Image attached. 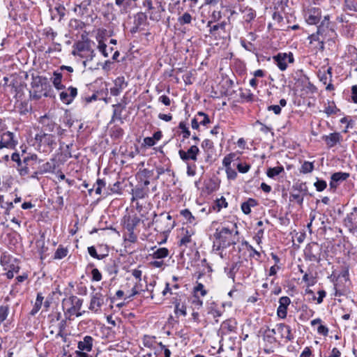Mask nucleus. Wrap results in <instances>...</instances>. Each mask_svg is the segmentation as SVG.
Segmentation results:
<instances>
[{
  "mask_svg": "<svg viewBox=\"0 0 357 357\" xmlns=\"http://www.w3.org/2000/svg\"><path fill=\"white\" fill-rule=\"evenodd\" d=\"M31 86L33 89L31 91V96L33 99L38 100L43 96H50L52 88L46 77L43 76L33 77Z\"/></svg>",
  "mask_w": 357,
  "mask_h": 357,
  "instance_id": "f257e3e1",
  "label": "nucleus"
},
{
  "mask_svg": "<svg viewBox=\"0 0 357 357\" xmlns=\"http://www.w3.org/2000/svg\"><path fill=\"white\" fill-rule=\"evenodd\" d=\"M83 304V300L76 296H70V297L63 300L62 305L64 309V314L66 318L71 319V316L75 315L79 317L82 315L80 312Z\"/></svg>",
  "mask_w": 357,
  "mask_h": 357,
  "instance_id": "f03ea898",
  "label": "nucleus"
},
{
  "mask_svg": "<svg viewBox=\"0 0 357 357\" xmlns=\"http://www.w3.org/2000/svg\"><path fill=\"white\" fill-rule=\"evenodd\" d=\"M330 16L326 15L324 17L323 20L320 25L317 27V31L315 33H312L308 37L310 43L314 46V48L323 51L324 49V38L322 33L324 31V28L328 27L329 25Z\"/></svg>",
  "mask_w": 357,
  "mask_h": 357,
  "instance_id": "7ed1b4c3",
  "label": "nucleus"
},
{
  "mask_svg": "<svg viewBox=\"0 0 357 357\" xmlns=\"http://www.w3.org/2000/svg\"><path fill=\"white\" fill-rule=\"evenodd\" d=\"M236 229L237 227L236 224H233L231 228L228 226L218 228L214 233V238L217 241L220 242L222 245L229 247L235 243L232 240V234L234 229Z\"/></svg>",
  "mask_w": 357,
  "mask_h": 357,
  "instance_id": "20e7f679",
  "label": "nucleus"
},
{
  "mask_svg": "<svg viewBox=\"0 0 357 357\" xmlns=\"http://www.w3.org/2000/svg\"><path fill=\"white\" fill-rule=\"evenodd\" d=\"M35 140L38 143L39 149L43 148V152L52 151L56 145L55 135L43 131L36 135Z\"/></svg>",
  "mask_w": 357,
  "mask_h": 357,
  "instance_id": "39448f33",
  "label": "nucleus"
},
{
  "mask_svg": "<svg viewBox=\"0 0 357 357\" xmlns=\"http://www.w3.org/2000/svg\"><path fill=\"white\" fill-rule=\"evenodd\" d=\"M73 54H77L80 57L86 58L87 61H91L95 56L94 50L91 48V40L79 41L75 44V50Z\"/></svg>",
  "mask_w": 357,
  "mask_h": 357,
  "instance_id": "423d86ee",
  "label": "nucleus"
},
{
  "mask_svg": "<svg viewBox=\"0 0 357 357\" xmlns=\"http://www.w3.org/2000/svg\"><path fill=\"white\" fill-rule=\"evenodd\" d=\"M154 222L155 225V229L162 234L170 232L175 226L172 217L169 214L165 216L163 213H161Z\"/></svg>",
  "mask_w": 357,
  "mask_h": 357,
  "instance_id": "0eeeda50",
  "label": "nucleus"
},
{
  "mask_svg": "<svg viewBox=\"0 0 357 357\" xmlns=\"http://www.w3.org/2000/svg\"><path fill=\"white\" fill-rule=\"evenodd\" d=\"M143 6L146 8V15L151 21L158 22L162 17V13L165 11L161 3H158L157 6H153L152 0H145L143 2Z\"/></svg>",
  "mask_w": 357,
  "mask_h": 357,
  "instance_id": "6e6552de",
  "label": "nucleus"
},
{
  "mask_svg": "<svg viewBox=\"0 0 357 357\" xmlns=\"http://www.w3.org/2000/svg\"><path fill=\"white\" fill-rule=\"evenodd\" d=\"M273 59L278 68L284 71L288 66V63H292L294 61L292 53H278L273 56Z\"/></svg>",
  "mask_w": 357,
  "mask_h": 357,
  "instance_id": "1a4fd4ad",
  "label": "nucleus"
},
{
  "mask_svg": "<svg viewBox=\"0 0 357 357\" xmlns=\"http://www.w3.org/2000/svg\"><path fill=\"white\" fill-rule=\"evenodd\" d=\"M305 22L310 25L317 24L319 22L321 23L323 19L321 18V10L317 7H310L305 11Z\"/></svg>",
  "mask_w": 357,
  "mask_h": 357,
  "instance_id": "9d476101",
  "label": "nucleus"
},
{
  "mask_svg": "<svg viewBox=\"0 0 357 357\" xmlns=\"http://www.w3.org/2000/svg\"><path fill=\"white\" fill-rule=\"evenodd\" d=\"M273 329L275 331V334L277 337H278V340H285V342H289L294 339L291 329L288 325L284 324H278Z\"/></svg>",
  "mask_w": 357,
  "mask_h": 357,
  "instance_id": "9b49d317",
  "label": "nucleus"
},
{
  "mask_svg": "<svg viewBox=\"0 0 357 357\" xmlns=\"http://www.w3.org/2000/svg\"><path fill=\"white\" fill-rule=\"evenodd\" d=\"M104 304V296L100 291L93 292L91 294V300L89 309L95 313L100 312L101 307Z\"/></svg>",
  "mask_w": 357,
  "mask_h": 357,
  "instance_id": "f8f14e48",
  "label": "nucleus"
},
{
  "mask_svg": "<svg viewBox=\"0 0 357 357\" xmlns=\"http://www.w3.org/2000/svg\"><path fill=\"white\" fill-rule=\"evenodd\" d=\"M17 145V141L15 139V135L13 132L7 131L1 135L0 149L3 148L14 149Z\"/></svg>",
  "mask_w": 357,
  "mask_h": 357,
  "instance_id": "ddd939ff",
  "label": "nucleus"
},
{
  "mask_svg": "<svg viewBox=\"0 0 357 357\" xmlns=\"http://www.w3.org/2000/svg\"><path fill=\"white\" fill-rule=\"evenodd\" d=\"M199 153V149L196 145L191 146L188 151L182 149L178 151V155L183 161L187 162L188 160L197 161V155Z\"/></svg>",
  "mask_w": 357,
  "mask_h": 357,
  "instance_id": "4468645a",
  "label": "nucleus"
},
{
  "mask_svg": "<svg viewBox=\"0 0 357 357\" xmlns=\"http://www.w3.org/2000/svg\"><path fill=\"white\" fill-rule=\"evenodd\" d=\"M77 95V89L75 87L70 86L61 91L59 94L60 100L65 104H70Z\"/></svg>",
  "mask_w": 357,
  "mask_h": 357,
  "instance_id": "2eb2a0df",
  "label": "nucleus"
},
{
  "mask_svg": "<svg viewBox=\"0 0 357 357\" xmlns=\"http://www.w3.org/2000/svg\"><path fill=\"white\" fill-rule=\"evenodd\" d=\"M140 221V218L136 215L125 216L123 218V227L128 231H135Z\"/></svg>",
  "mask_w": 357,
  "mask_h": 357,
  "instance_id": "dca6fc26",
  "label": "nucleus"
},
{
  "mask_svg": "<svg viewBox=\"0 0 357 357\" xmlns=\"http://www.w3.org/2000/svg\"><path fill=\"white\" fill-rule=\"evenodd\" d=\"M127 85L124 77H118L114 80V86L110 89L111 95L113 96H119Z\"/></svg>",
  "mask_w": 357,
  "mask_h": 357,
  "instance_id": "f3484780",
  "label": "nucleus"
},
{
  "mask_svg": "<svg viewBox=\"0 0 357 357\" xmlns=\"http://www.w3.org/2000/svg\"><path fill=\"white\" fill-rule=\"evenodd\" d=\"M40 123L43 125V132H52L56 129V132L58 135L61 133V128L56 123L50 121L46 116L41 117Z\"/></svg>",
  "mask_w": 357,
  "mask_h": 357,
  "instance_id": "a211bd4d",
  "label": "nucleus"
},
{
  "mask_svg": "<svg viewBox=\"0 0 357 357\" xmlns=\"http://www.w3.org/2000/svg\"><path fill=\"white\" fill-rule=\"evenodd\" d=\"M264 341L270 346H275L280 341L275 334V331L272 328H266L263 333Z\"/></svg>",
  "mask_w": 357,
  "mask_h": 357,
  "instance_id": "6ab92c4d",
  "label": "nucleus"
},
{
  "mask_svg": "<svg viewBox=\"0 0 357 357\" xmlns=\"http://www.w3.org/2000/svg\"><path fill=\"white\" fill-rule=\"evenodd\" d=\"M322 139L328 148H332L340 142L342 136L339 132H333L330 133L328 135H324Z\"/></svg>",
  "mask_w": 357,
  "mask_h": 357,
  "instance_id": "aec40b11",
  "label": "nucleus"
},
{
  "mask_svg": "<svg viewBox=\"0 0 357 357\" xmlns=\"http://www.w3.org/2000/svg\"><path fill=\"white\" fill-rule=\"evenodd\" d=\"M93 344V338L90 335H86L84 337L82 341L78 342L77 348L80 351H84L89 352L91 351Z\"/></svg>",
  "mask_w": 357,
  "mask_h": 357,
  "instance_id": "412c9836",
  "label": "nucleus"
},
{
  "mask_svg": "<svg viewBox=\"0 0 357 357\" xmlns=\"http://www.w3.org/2000/svg\"><path fill=\"white\" fill-rule=\"evenodd\" d=\"M349 176V173L346 172H336L332 174L331 180L330 182V187L331 188H335L337 185V183L347 180Z\"/></svg>",
  "mask_w": 357,
  "mask_h": 357,
  "instance_id": "4be33fe9",
  "label": "nucleus"
},
{
  "mask_svg": "<svg viewBox=\"0 0 357 357\" xmlns=\"http://www.w3.org/2000/svg\"><path fill=\"white\" fill-rule=\"evenodd\" d=\"M258 202L253 198H249L246 202L241 204V208L243 213L245 215H248L251 213V208L257 206Z\"/></svg>",
  "mask_w": 357,
  "mask_h": 357,
  "instance_id": "5701e85b",
  "label": "nucleus"
},
{
  "mask_svg": "<svg viewBox=\"0 0 357 357\" xmlns=\"http://www.w3.org/2000/svg\"><path fill=\"white\" fill-rule=\"evenodd\" d=\"M62 78H63V75L61 73L58 72V71H54L53 73V76L51 78V79H52L54 86L57 90L63 89L65 88L64 85L61 83Z\"/></svg>",
  "mask_w": 357,
  "mask_h": 357,
  "instance_id": "b1692460",
  "label": "nucleus"
},
{
  "mask_svg": "<svg viewBox=\"0 0 357 357\" xmlns=\"http://www.w3.org/2000/svg\"><path fill=\"white\" fill-rule=\"evenodd\" d=\"M183 236L181 238L179 242L180 246L187 247L188 243L191 242V236L194 234L193 231L187 229H183Z\"/></svg>",
  "mask_w": 357,
  "mask_h": 357,
  "instance_id": "393cba45",
  "label": "nucleus"
},
{
  "mask_svg": "<svg viewBox=\"0 0 357 357\" xmlns=\"http://www.w3.org/2000/svg\"><path fill=\"white\" fill-rule=\"evenodd\" d=\"M42 160L38 159L37 155L32 154L30 156L24 157L23 159V163L26 165H30L33 169H35L34 165L40 164Z\"/></svg>",
  "mask_w": 357,
  "mask_h": 357,
  "instance_id": "a878e982",
  "label": "nucleus"
},
{
  "mask_svg": "<svg viewBox=\"0 0 357 357\" xmlns=\"http://www.w3.org/2000/svg\"><path fill=\"white\" fill-rule=\"evenodd\" d=\"M169 250L166 248H160L153 251L151 256L153 259H162L169 255Z\"/></svg>",
  "mask_w": 357,
  "mask_h": 357,
  "instance_id": "bb28decb",
  "label": "nucleus"
},
{
  "mask_svg": "<svg viewBox=\"0 0 357 357\" xmlns=\"http://www.w3.org/2000/svg\"><path fill=\"white\" fill-rule=\"evenodd\" d=\"M132 201L135 199H144L147 195V192L143 188H135L132 190Z\"/></svg>",
  "mask_w": 357,
  "mask_h": 357,
  "instance_id": "cd10ccee",
  "label": "nucleus"
},
{
  "mask_svg": "<svg viewBox=\"0 0 357 357\" xmlns=\"http://www.w3.org/2000/svg\"><path fill=\"white\" fill-rule=\"evenodd\" d=\"M324 112L328 115L336 114L340 110L336 107L334 102H328L327 105L324 106Z\"/></svg>",
  "mask_w": 357,
  "mask_h": 357,
  "instance_id": "c85d7f7f",
  "label": "nucleus"
},
{
  "mask_svg": "<svg viewBox=\"0 0 357 357\" xmlns=\"http://www.w3.org/2000/svg\"><path fill=\"white\" fill-rule=\"evenodd\" d=\"M43 300H44V297H43L42 293H38L35 304H34L33 307L31 312V314L32 315L36 314L40 310V309L41 308Z\"/></svg>",
  "mask_w": 357,
  "mask_h": 357,
  "instance_id": "c756f323",
  "label": "nucleus"
},
{
  "mask_svg": "<svg viewBox=\"0 0 357 357\" xmlns=\"http://www.w3.org/2000/svg\"><path fill=\"white\" fill-rule=\"evenodd\" d=\"M241 12L243 14V19L248 22H250L256 17L255 11L251 8L246 7Z\"/></svg>",
  "mask_w": 357,
  "mask_h": 357,
  "instance_id": "7c9ffc66",
  "label": "nucleus"
},
{
  "mask_svg": "<svg viewBox=\"0 0 357 357\" xmlns=\"http://www.w3.org/2000/svg\"><path fill=\"white\" fill-rule=\"evenodd\" d=\"M222 328L227 332H233L236 328V322L234 319H227L222 322Z\"/></svg>",
  "mask_w": 357,
  "mask_h": 357,
  "instance_id": "2f4dec72",
  "label": "nucleus"
},
{
  "mask_svg": "<svg viewBox=\"0 0 357 357\" xmlns=\"http://www.w3.org/2000/svg\"><path fill=\"white\" fill-rule=\"evenodd\" d=\"M148 15L146 13L139 12L135 16V24L137 27L145 24L146 22Z\"/></svg>",
  "mask_w": 357,
  "mask_h": 357,
  "instance_id": "473e14b6",
  "label": "nucleus"
},
{
  "mask_svg": "<svg viewBox=\"0 0 357 357\" xmlns=\"http://www.w3.org/2000/svg\"><path fill=\"white\" fill-rule=\"evenodd\" d=\"M181 215L187 220V222L191 225H197L195 217L188 209H183L181 211Z\"/></svg>",
  "mask_w": 357,
  "mask_h": 357,
  "instance_id": "72a5a7b5",
  "label": "nucleus"
},
{
  "mask_svg": "<svg viewBox=\"0 0 357 357\" xmlns=\"http://www.w3.org/2000/svg\"><path fill=\"white\" fill-rule=\"evenodd\" d=\"M12 261H15V259L8 254L3 253L0 258V264L3 267V269L7 267Z\"/></svg>",
  "mask_w": 357,
  "mask_h": 357,
  "instance_id": "f704fd0d",
  "label": "nucleus"
},
{
  "mask_svg": "<svg viewBox=\"0 0 357 357\" xmlns=\"http://www.w3.org/2000/svg\"><path fill=\"white\" fill-rule=\"evenodd\" d=\"M282 172H284V167L282 166H278L268 169L266 174L269 178H274Z\"/></svg>",
  "mask_w": 357,
  "mask_h": 357,
  "instance_id": "c9c22d12",
  "label": "nucleus"
},
{
  "mask_svg": "<svg viewBox=\"0 0 357 357\" xmlns=\"http://www.w3.org/2000/svg\"><path fill=\"white\" fill-rule=\"evenodd\" d=\"M192 20V15L189 13L185 12L178 18V22L180 25L189 24L191 23Z\"/></svg>",
  "mask_w": 357,
  "mask_h": 357,
  "instance_id": "e433bc0d",
  "label": "nucleus"
},
{
  "mask_svg": "<svg viewBox=\"0 0 357 357\" xmlns=\"http://www.w3.org/2000/svg\"><path fill=\"white\" fill-rule=\"evenodd\" d=\"M98 49L105 57L109 56V54L113 51L112 47H111L109 50H107V45L105 44L101 40H98Z\"/></svg>",
  "mask_w": 357,
  "mask_h": 357,
  "instance_id": "4c0bfd02",
  "label": "nucleus"
},
{
  "mask_svg": "<svg viewBox=\"0 0 357 357\" xmlns=\"http://www.w3.org/2000/svg\"><path fill=\"white\" fill-rule=\"evenodd\" d=\"M314 164L312 162H304L300 169V172L303 174H308L313 171Z\"/></svg>",
  "mask_w": 357,
  "mask_h": 357,
  "instance_id": "58836bf2",
  "label": "nucleus"
},
{
  "mask_svg": "<svg viewBox=\"0 0 357 357\" xmlns=\"http://www.w3.org/2000/svg\"><path fill=\"white\" fill-rule=\"evenodd\" d=\"M193 294L205 296L207 294V291L205 289L203 284L197 283L193 289Z\"/></svg>",
  "mask_w": 357,
  "mask_h": 357,
  "instance_id": "ea45409f",
  "label": "nucleus"
},
{
  "mask_svg": "<svg viewBox=\"0 0 357 357\" xmlns=\"http://www.w3.org/2000/svg\"><path fill=\"white\" fill-rule=\"evenodd\" d=\"M178 128L181 130V133L182 134L183 139H187L190 137V131L184 121H181L179 123Z\"/></svg>",
  "mask_w": 357,
  "mask_h": 357,
  "instance_id": "a19ab883",
  "label": "nucleus"
},
{
  "mask_svg": "<svg viewBox=\"0 0 357 357\" xmlns=\"http://www.w3.org/2000/svg\"><path fill=\"white\" fill-rule=\"evenodd\" d=\"M68 254V249L63 247L59 246L54 253V259H61L64 258Z\"/></svg>",
  "mask_w": 357,
  "mask_h": 357,
  "instance_id": "79ce46f5",
  "label": "nucleus"
},
{
  "mask_svg": "<svg viewBox=\"0 0 357 357\" xmlns=\"http://www.w3.org/2000/svg\"><path fill=\"white\" fill-rule=\"evenodd\" d=\"M190 303L195 308L199 310L203 305V301L200 299L199 295H194L190 298Z\"/></svg>",
  "mask_w": 357,
  "mask_h": 357,
  "instance_id": "37998d69",
  "label": "nucleus"
},
{
  "mask_svg": "<svg viewBox=\"0 0 357 357\" xmlns=\"http://www.w3.org/2000/svg\"><path fill=\"white\" fill-rule=\"evenodd\" d=\"M197 116L199 118L200 125L206 126L210 123L208 116L202 112H199Z\"/></svg>",
  "mask_w": 357,
  "mask_h": 357,
  "instance_id": "c03bdc74",
  "label": "nucleus"
},
{
  "mask_svg": "<svg viewBox=\"0 0 357 357\" xmlns=\"http://www.w3.org/2000/svg\"><path fill=\"white\" fill-rule=\"evenodd\" d=\"M136 1L137 0H116L115 3L123 10H126L130 6L132 1Z\"/></svg>",
  "mask_w": 357,
  "mask_h": 357,
  "instance_id": "a18cd8bd",
  "label": "nucleus"
},
{
  "mask_svg": "<svg viewBox=\"0 0 357 357\" xmlns=\"http://www.w3.org/2000/svg\"><path fill=\"white\" fill-rule=\"evenodd\" d=\"M344 6L349 10L357 12V0H344Z\"/></svg>",
  "mask_w": 357,
  "mask_h": 357,
  "instance_id": "49530a36",
  "label": "nucleus"
},
{
  "mask_svg": "<svg viewBox=\"0 0 357 357\" xmlns=\"http://www.w3.org/2000/svg\"><path fill=\"white\" fill-rule=\"evenodd\" d=\"M8 312L9 307L8 305H2L0 307V324L6 319Z\"/></svg>",
  "mask_w": 357,
  "mask_h": 357,
  "instance_id": "de8ad7c7",
  "label": "nucleus"
},
{
  "mask_svg": "<svg viewBox=\"0 0 357 357\" xmlns=\"http://www.w3.org/2000/svg\"><path fill=\"white\" fill-rule=\"evenodd\" d=\"M234 153H229L227 155H226L222 160V165L225 168L231 167V163L234 160V158H235Z\"/></svg>",
  "mask_w": 357,
  "mask_h": 357,
  "instance_id": "09e8293b",
  "label": "nucleus"
},
{
  "mask_svg": "<svg viewBox=\"0 0 357 357\" xmlns=\"http://www.w3.org/2000/svg\"><path fill=\"white\" fill-rule=\"evenodd\" d=\"M353 216H354V213H351L349 214H347V217L344 220V225L349 229L354 227V223L353 222Z\"/></svg>",
  "mask_w": 357,
  "mask_h": 357,
  "instance_id": "8fccbe9b",
  "label": "nucleus"
},
{
  "mask_svg": "<svg viewBox=\"0 0 357 357\" xmlns=\"http://www.w3.org/2000/svg\"><path fill=\"white\" fill-rule=\"evenodd\" d=\"M144 291L142 289V284H140V282H139L137 280V282L135 283V284L134 285V287L132 288L131 289V294L129 296V298L130 297H133L137 294H139L140 291Z\"/></svg>",
  "mask_w": 357,
  "mask_h": 357,
  "instance_id": "3c124183",
  "label": "nucleus"
},
{
  "mask_svg": "<svg viewBox=\"0 0 357 357\" xmlns=\"http://www.w3.org/2000/svg\"><path fill=\"white\" fill-rule=\"evenodd\" d=\"M175 313L185 316L187 314L185 305L183 304L176 303L175 305Z\"/></svg>",
  "mask_w": 357,
  "mask_h": 357,
  "instance_id": "603ef678",
  "label": "nucleus"
},
{
  "mask_svg": "<svg viewBox=\"0 0 357 357\" xmlns=\"http://www.w3.org/2000/svg\"><path fill=\"white\" fill-rule=\"evenodd\" d=\"M287 307L286 306L279 305L277 310V314L280 319H285L287 314Z\"/></svg>",
  "mask_w": 357,
  "mask_h": 357,
  "instance_id": "864d4df0",
  "label": "nucleus"
},
{
  "mask_svg": "<svg viewBox=\"0 0 357 357\" xmlns=\"http://www.w3.org/2000/svg\"><path fill=\"white\" fill-rule=\"evenodd\" d=\"M314 185L318 192L323 191L327 186L326 182L324 180H317Z\"/></svg>",
  "mask_w": 357,
  "mask_h": 357,
  "instance_id": "5fc2aeb1",
  "label": "nucleus"
},
{
  "mask_svg": "<svg viewBox=\"0 0 357 357\" xmlns=\"http://www.w3.org/2000/svg\"><path fill=\"white\" fill-rule=\"evenodd\" d=\"M92 275V281L99 282L102 280V274L99 271V270L96 268H94L91 271Z\"/></svg>",
  "mask_w": 357,
  "mask_h": 357,
  "instance_id": "6e6d98bb",
  "label": "nucleus"
},
{
  "mask_svg": "<svg viewBox=\"0 0 357 357\" xmlns=\"http://www.w3.org/2000/svg\"><path fill=\"white\" fill-rule=\"evenodd\" d=\"M96 193L97 195H100L102 192V188L105 187L106 183L103 179L98 178L96 181Z\"/></svg>",
  "mask_w": 357,
  "mask_h": 357,
  "instance_id": "4d7b16f0",
  "label": "nucleus"
},
{
  "mask_svg": "<svg viewBox=\"0 0 357 357\" xmlns=\"http://www.w3.org/2000/svg\"><path fill=\"white\" fill-rule=\"evenodd\" d=\"M66 327V321L63 319L59 323V326H58L59 331L56 336V337L60 336L61 337H64L63 331H65Z\"/></svg>",
  "mask_w": 357,
  "mask_h": 357,
  "instance_id": "13d9d810",
  "label": "nucleus"
},
{
  "mask_svg": "<svg viewBox=\"0 0 357 357\" xmlns=\"http://www.w3.org/2000/svg\"><path fill=\"white\" fill-rule=\"evenodd\" d=\"M245 245L247 246V248L248 250L252 251V253H250V256L252 257H257V259H259L261 257V254L259 252L256 250L251 245H250L248 242H245Z\"/></svg>",
  "mask_w": 357,
  "mask_h": 357,
  "instance_id": "bf43d9fd",
  "label": "nucleus"
},
{
  "mask_svg": "<svg viewBox=\"0 0 357 357\" xmlns=\"http://www.w3.org/2000/svg\"><path fill=\"white\" fill-rule=\"evenodd\" d=\"M227 178L229 180H234L237 176V172L231 167L225 168Z\"/></svg>",
  "mask_w": 357,
  "mask_h": 357,
  "instance_id": "052dcab7",
  "label": "nucleus"
},
{
  "mask_svg": "<svg viewBox=\"0 0 357 357\" xmlns=\"http://www.w3.org/2000/svg\"><path fill=\"white\" fill-rule=\"evenodd\" d=\"M88 252L89 254L93 258L97 259H102L103 258V256H100L98 255L96 250L94 246H91L88 248Z\"/></svg>",
  "mask_w": 357,
  "mask_h": 357,
  "instance_id": "680f3d73",
  "label": "nucleus"
},
{
  "mask_svg": "<svg viewBox=\"0 0 357 357\" xmlns=\"http://www.w3.org/2000/svg\"><path fill=\"white\" fill-rule=\"evenodd\" d=\"M216 204L218 211H220L222 208H227L228 206L226 199L223 197H222L220 199H217Z\"/></svg>",
  "mask_w": 357,
  "mask_h": 357,
  "instance_id": "e2e57ef3",
  "label": "nucleus"
},
{
  "mask_svg": "<svg viewBox=\"0 0 357 357\" xmlns=\"http://www.w3.org/2000/svg\"><path fill=\"white\" fill-rule=\"evenodd\" d=\"M5 271H11L13 272H15V273H17L20 271V266L15 263V261H12L10 264L7 266Z\"/></svg>",
  "mask_w": 357,
  "mask_h": 357,
  "instance_id": "0e129e2a",
  "label": "nucleus"
},
{
  "mask_svg": "<svg viewBox=\"0 0 357 357\" xmlns=\"http://www.w3.org/2000/svg\"><path fill=\"white\" fill-rule=\"evenodd\" d=\"M341 356V352L340 351L336 348L334 347L328 355H325L324 357H340Z\"/></svg>",
  "mask_w": 357,
  "mask_h": 357,
  "instance_id": "69168bd1",
  "label": "nucleus"
},
{
  "mask_svg": "<svg viewBox=\"0 0 357 357\" xmlns=\"http://www.w3.org/2000/svg\"><path fill=\"white\" fill-rule=\"evenodd\" d=\"M300 357H313L311 349L308 347H305L301 352Z\"/></svg>",
  "mask_w": 357,
  "mask_h": 357,
  "instance_id": "338daca9",
  "label": "nucleus"
},
{
  "mask_svg": "<svg viewBox=\"0 0 357 357\" xmlns=\"http://www.w3.org/2000/svg\"><path fill=\"white\" fill-rule=\"evenodd\" d=\"M351 98L354 103H357V85H354L351 87Z\"/></svg>",
  "mask_w": 357,
  "mask_h": 357,
  "instance_id": "774afa93",
  "label": "nucleus"
}]
</instances>
